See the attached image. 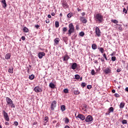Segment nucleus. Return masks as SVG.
Masks as SVG:
<instances>
[{
	"instance_id": "obj_1",
	"label": "nucleus",
	"mask_w": 128,
	"mask_h": 128,
	"mask_svg": "<svg viewBox=\"0 0 128 128\" xmlns=\"http://www.w3.org/2000/svg\"><path fill=\"white\" fill-rule=\"evenodd\" d=\"M94 18L95 20L99 22V24H102V22H104V16H102L100 13L96 14L94 16Z\"/></svg>"
},
{
	"instance_id": "obj_2",
	"label": "nucleus",
	"mask_w": 128,
	"mask_h": 128,
	"mask_svg": "<svg viewBox=\"0 0 128 128\" xmlns=\"http://www.w3.org/2000/svg\"><path fill=\"white\" fill-rule=\"evenodd\" d=\"M6 105L7 106H10L13 108H16V106L14 104V102H12V100L10 99V98L8 97H6Z\"/></svg>"
},
{
	"instance_id": "obj_3",
	"label": "nucleus",
	"mask_w": 128,
	"mask_h": 128,
	"mask_svg": "<svg viewBox=\"0 0 128 128\" xmlns=\"http://www.w3.org/2000/svg\"><path fill=\"white\" fill-rule=\"evenodd\" d=\"M68 28L69 30L67 34H68L69 36H72V34L74 32V24L72 23L68 25Z\"/></svg>"
},
{
	"instance_id": "obj_4",
	"label": "nucleus",
	"mask_w": 128,
	"mask_h": 128,
	"mask_svg": "<svg viewBox=\"0 0 128 128\" xmlns=\"http://www.w3.org/2000/svg\"><path fill=\"white\" fill-rule=\"evenodd\" d=\"M2 114L5 120H6V122H10V117H8V113L6 112L5 110H2Z\"/></svg>"
},
{
	"instance_id": "obj_5",
	"label": "nucleus",
	"mask_w": 128,
	"mask_h": 128,
	"mask_svg": "<svg viewBox=\"0 0 128 128\" xmlns=\"http://www.w3.org/2000/svg\"><path fill=\"white\" fill-rule=\"evenodd\" d=\"M56 104H57V102L56 100H54L52 102L51 106H50L51 110H54V108H56Z\"/></svg>"
},
{
	"instance_id": "obj_6",
	"label": "nucleus",
	"mask_w": 128,
	"mask_h": 128,
	"mask_svg": "<svg viewBox=\"0 0 128 128\" xmlns=\"http://www.w3.org/2000/svg\"><path fill=\"white\" fill-rule=\"evenodd\" d=\"M76 118H80L82 120H86V116L82 114H78Z\"/></svg>"
},
{
	"instance_id": "obj_7",
	"label": "nucleus",
	"mask_w": 128,
	"mask_h": 128,
	"mask_svg": "<svg viewBox=\"0 0 128 128\" xmlns=\"http://www.w3.org/2000/svg\"><path fill=\"white\" fill-rule=\"evenodd\" d=\"M92 116L90 115L88 116L85 119V122H90L92 121Z\"/></svg>"
},
{
	"instance_id": "obj_8",
	"label": "nucleus",
	"mask_w": 128,
	"mask_h": 128,
	"mask_svg": "<svg viewBox=\"0 0 128 128\" xmlns=\"http://www.w3.org/2000/svg\"><path fill=\"white\" fill-rule=\"evenodd\" d=\"M34 90L36 92H42V89L38 86L34 88Z\"/></svg>"
},
{
	"instance_id": "obj_9",
	"label": "nucleus",
	"mask_w": 128,
	"mask_h": 128,
	"mask_svg": "<svg viewBox=\"0 0 128 128\" xmlns=\"http://www.w3.org/2000/svg\"><path fill=\"white\" fill-rule=\"evenodd\" d=\"M104 72L106 74H111L112 73V68H106L104 70Z\"/></svg>"
},
{
	"instance_id": "obj_10",
	"label": "nucleus",
	"mask_w": 128,
	"mask_h": 128,
	"mask_svg": "<svg viewBox=\"0 0 128 128\" xmlns=\"http://www.w3.org/2000/svg\"><path fill=\"white\" fill-rule=\"evenodd\" d=\"M95 32L98 36H100V30L98 27H96Z\"/></svg>"
},
{
	"instance_id": "obj_11",
	"label": "nucleus",
	"mask_w": 128,
	"mask_h": 128,
	"mask_svg": "<svg viewBox=\"0 0 128 128\" xmlns=\"http://www.w3.org/2000/svg\"><path fill=\"white\" fill-rule=\"evenodd\" d=\"M63 60L64 62H68L70 60V56L67 54H65L63 58Z\"/></svg>"
},
{
	"instance_id": "obj_12",
	"label": "nucleus",
	"mask_w": 128,
	"mask_h": 128,
	"mask_svg": "<svg viewBox=\"0 0 128 128\" xmlns=\"http://www.w3.org/2000/svg\"><path fill=\"white\" fill-rule=\"evenodd\" d=\"M46 56V53L44 52H40L38 53V58H42V56Z\"/></svg>"
},
{
	"instance_id": "obj_13",
	"label": "nucleus",
	"mask_w": 128,
	"mask_h": 128,
	"mask_svg": "<svg viewBox=\"0 0 128 128\" xmlns=\"http://www.w3.org/2000/svg\"><path fill=\"white\" fill-rule=\"evenodd\" d=\"M80 19L81 22H82L83 24H86V22H88V20H86V18L84 17H80Z\"/></svg>"
},
{
	"instance_id": "obj_14",
	"label": "nucleus",
	"mask_w": 128,
	"mask_h": 128,
	"mask_svg": "<svg viewBox=\"0 0 128 128\" xmlns=\"http://www.w3.org/2000/svg\"><path fill=\"white\" fill-rule=\"evenodd\" d=\"M44 126H46V124H48V117L46 116L44 118Z\"/></svg>"
},
{
	"instance_id": "obj_15",
	"label": "nucleus",
	"mask_w": 128,
	"mask_h": 128,
	"mask_svg": "<svg viewBox=\"0 0 128 128\" xmlns=\"http://www.w3.org/2000/svg\"><path fill=\"white\" fill-rule=\"evenodd\" d=\"M62 6L64 8H68V3L64 1L62 2Z\"/></svg>"
},
{
	"instance_id": "obj_16",
	"label": "nucleus",
	"mask_w": 128,
	"mask_h": 128,
	"mask_svg": "<svg viewBox=\"0 0 128 128\" xmlns=\"http://www.w3.org/2000/svg\"><path fill=\"white\" fill-rule=\"evenodd\" d=\"M11 56L12 55L8 53L7 54H6L5 56L6 60H10V58Z\"/></svg>"
},
{
	"instance_id": "obj_17",
	"label": "nucleus",
	"mask_w": 128,
	"mask_h": 128,
	"mask_svg": "<svg viewBox=\"0 0 128 128\" xmlns=\"http://www.w3.org/2000/svg\"><path fill=\"white\" fill-rule=\"evenodd\" d=\"M2 6L5 8H6V0H2Z\"/></svg>"
},
{
	"instance_id": "obj_18",
	"label": "nucleus",
	"mask_w": 128,
	"mask_h": 128,
	"mask_svg": "<svg viewBox=\"0 0 128 128\" xmlns=\"http://www.w3.org/2000/svg\"><path fill=\"white\" fill-rule=\"evenodd\" d=\"M76 63L74 62L72 64V70H76Z\"/></svg>"
},
{
	"instance_id": "obj_19",
	"label": "nucleus",
	"mask_w": 128,
	"mask_h": 128,
	"mask_svg": "<svg viewBox=\"0 0 128 128\" xmlns=\"http://www.w3.org/2000/svg\"><path fill=\"white\" fill-rule=\"evenodd\" d=\"M60 38H56L54 39V42L56 45L58 44V42H60Z\"/></svg>"
},
{
	"instance_id": "obj_20",
	"label": "nucleus",
	"mask_w": 128,
	"mask_h": 128,
	"mask_svg": "<svg viewBox=\"0 0 128 128\" xmlns=\"http://www.w3.org/2000/svg\"><path fill=\"white\" fill-rule=\"evenodd\" d=\"M8 72H10V74H13L14 73V68L10 67L8 70Z\"/></svg>"
},
{
	"instance_id": "obj_21",
	"label": "nucleus",
	"mask_w": 128,
	"mask_h": 128,
	"mask_svg": "<svg viewBox=\"0 0 128 128\" xmlns=\"http://www.w3.org/2000/svg\"><path fill=\"white\" fill-rule=\"evenodd\" d=\"M49 86L50 88H54L56 86H54V84L52 83V82H50L49 84Z\"/></svg>"
},
{
	"instance_id": "obj_22",
	"label": "nucleus",
	"mask_w": 128,
	"mask_h": 128,
	"mask_svg": "<svg viewBox=\"0 0 128 128\" xmlns=\"http://www.w3.org/2000/svg\"><path fill=\"white\" fill-rule=\"evenodd\" d=\"M108 114H110V112H114V107H110L108 109Z\"/></svg>"
},
{
	"instance_id": "obj_23",
	"label": "nucleus",
	"mask_w": 128,
	"mask_h": 128,
	"mask_svg": "<svg viewBox=\"0 0 128 128\" xmlns=\"http://www.w3.org/2000/svg\"><path fill=\"white\" fill-rule=\"evenodd\" d=\"M60 108L62 112H64L66 110V106L64 105H61Z\"/></svg>"
},
{
	"instance_id": "obj_24",
	"label": "nucleus",
	"mask_w": 128,
	"mask_h": 128,
	"mask_svg": "<svg viewBox=\"0 0 128 128\" xmlns=\"http://www.w3.org/2000/svg\"><path fill=\"white\" fill-rule=\"evenodd\" d=\"M98 50H99V51L102 54H104V50L103 48H98Z\"/></svg>"
},
{
	"instance_id": "obj_25",
	"label": "nucleus",
	"mask_w": 128,
	"mask_h": 128,
	"mask_svg": "<svg viewBox=\"0 0 128 128\" xmlns=\"http://www.w3.org/2000/svg\"><path fill=\"white\" fill-rule=\"evenodd\" d=\"M124 105L125 104L124 102H121L120 106V108H124Z\"/></svg>"
},
{
	"instance_id": "obj_26",
	"label": "nucleus",
	"mask_w": 128,
	"mask_h": 128,
	"mask_svg": "<svg viewBox=\"0 0 128 128\" xmlns=\"http://www.w3.org/2000/svg\"><path fill=\"white\" fill-rule=\"evenodd\" d=\"M55 26L56 28H58V26H60V22H58V20L56 21Z\"/></svg>"
},
{
	"instance_id": "obj_27",
	"label": "nucleus",
	"mask_w": 128,
	"mask_h": 128,
	"mask_svg": "<svg viewBox=\"0 0 128 128\" xmlns=\"http://www.w3.org/2000/svg\"><path fill=\"white\" fill-rule=\"evenodd\" d=\"M74 94H80V92L79 90H78V88H76L74 90Z\"/></svg>"
},
{
	"instance_id": "obj_28",
	"label": "nucleus",
	"mask_w": 128,
	"mask_h": 128,
	"mask_svg": "<svg viewBox=\"0 0 128 128\" xmlns=\"http://www.w3.org/2000/svg\"><path fill=\"white\" fill-rule=\"evenodd\" d=\"M97 48H98V46H96V44H92V50H96Z\"/></svg>"
},
{
	"instance_id": "obj_29",
	"label": "nucleus",
	"mask_w": 128,
	"mask_h": 128,
	"mask_svg": "<svg viewBox=\"0 0 128 128\" xmlns=\"http://www.w3.org/2000/svg\"><path fill=\"white\" fill-rule=\"evenodd\" d=\"M23 30L24 32H28V29L26 27H24Z\"/></svg>"
},
{
	"instance_id": "obj_30",
	"label": "nucleus",
	"mask_w": 128,
	"mask_h": 128,
	"mask_svg": "<svg viewBox=\"0 0 128 128\" xmlns=\"http://www.w3.org/2000/svg\"><path fill=\"white\" fill-rule=\"evenodd\" d=\"M34 78V75L32 74L31 76H29V80H32Z\"/></svg>"
},
{
	"instance_id": "obj_31",
	"label": "nucleus",
	"mask_w": 128,
	"mask_h": 128,
	"mask_svg": "<svg viewBox=\"0 0 128 128\" xmlns=\"http://www.w3.org/2000/svg\"><path fill=\"white\" fill-rule=\"evenodd\" d=\"M112 22H113V24H118V21L116 20H111Z\"/></svg>"
},
{
	"instance_id": "obj_32",
	"label": "nucleus",
	"mask_w": 128,
	"mask_h": 128,
	"mask_svg": "<svg viewBox=\"0 0 128 128\" xmlns=\"http://www.w3.org/2000/svg\"><path fill=\"white\" fill-rule=\"evenodd\" d=\"M67 31H68V28L66 27H64L62 28V32H64V34Z\"/></svg>"
},
{
	"instance_id": "obj_33",
	"label": "nucleus",
	"mask_w": 128,
	"mask_h": 128,
	"mask_svg": "<svg viewBox=\"0 0 128 128\" xmlns=\"http://www.w3.org/2000/svg\"><path fill=\"white\" fill-rule=\"evenodd\" d=\"M75 78L76 80H80V76L78 74H76L75 75Z\"/></svg>"
},
{
	"instance_id": "obj_34",
	"label": "nucleus",
	"mask_w": 128,
	"mask_h": 128,
	"mask_svg": "<svg viewBox=\"0 0 128 128\" xmlns=\"http://www.w3.org/2000/svg\"><path fill=\"white\" fill-rule=\"evenodd\" d=\"M122 124H128V121L126 120H122Z\"/></svg>"
},
{
	"instance_id": "obj_35",
	"label": "nucleus",
	"mask_w": 128,
	"mask_h": 128,
	"mask_svg": "<svg viewBox=\"0 0 128 128\" xmlns=\"http://www.w3.org/2000/svg\"><path fill=\"white\" fill-rule=\"evenodd\" d=\"M113 62H116V58L114 56H112L111 58Z\"/></svg>"
},
{
	"instance_id": "obj_36",
	"label": "nucleus",
	"mask_w": 128,
	"mask_h": 128,
	"mask_svg": "<svg viewBox=\"0 0 128 128\" xmlns=\"http://www.w3.org/2000/svg\"><path fill=\"white\" fill-rule=\"evenodd\" d=\"M81 86H82V88H84V86H86V82H82L81 84Z\"/></svg>"
},
{
	"instance_id": "obj_37",
	"label": "nucleus",
	"mask_w": 128,
	"mask_h": 128,
	"mask_svg": "<svg viewBox=\"0 0 128 128\" xmlns=\"http://www.w3.org/2000/svg\"><path fill=\"white\" fill-rule=\"evenodd\" d=\"M65 122L66 124H68V122H70V120L68 119V118H66Z\"/></svg>"
},
{
	"instance_id": "obj_38",
	"label": "nucleus",
	"mask_w": 128,
	"mask_h": 128,
	"mask_svg": "<svg viewBox=\"0 0 128 128\" xmlns=\"http://www.w3.org/2000/svg\"><path fill=\"white\" fill-rule=\"evenodd\" d=\"M64 92L65 94H68V88H66L64 90Z\"/></svg>"
},
{
	"instance_id": "obj_39",
	"label": "nucleus",
	"mask_w": 128,
	"mask_h": 128,
	"mask_svg": "<svg viewBox=\"0 0 128 128\" xmlns=\"http://www.w3.org/2000/svg\"><path fill=\"white\" fill-rule=\"evenodd\" d=\"M80 36H84V32H81L80 33Z\"/></svg>"
},
{
	"instance_id": "obj_40",
	"label": "nucleus",
	"mask_w": 128,
	"mask_h": 128,
	"mask_svg": "<svg viewBox=\"0 0 128 128\" xmlns=\"http://www.w3.org/2000/svg\"><path fill=\"white\" fill-rule=\"evenodd\" d=\"M103 56L104 58L106 60H108V58L106 57V53L103 54Z\"/></svg>"
},
{
	"instance_id": "obj_41",
	"label": "nucleus",
	"mask_w": 128,
	"mask_h": 128,
	"mask_svg": "<svg viewBox=\"0 0 128 128\" xmlns=\"http://www.w3.org/2000/svg\"><path fill=\"white\" fill-rule=\"evenodd\" d=\"M123 12H124V14H128V10H126V8H124Z\"/></svg>"
},
{
	"instance_id": "obj_42",
	"label": "nucleus",
	"mask_w": 128,
	"mask_h": 128,
	"mask_svg": "<svg viewBox=\"0 0 128 128\" xmlns=\"http://www.w3.org/2000/svg\"><path fill=\"white\" fill-rule=\"evenodd\" d=\"M68 18H72V13H69L67 15Z\"/></svg>"
},
{
	"instance_id": "obj_43",
	"label": "nucleus",
	"mask_w": 128,
	"mask_h": 128,
	"mask_svg": "<svg viewBox=\"0 0 128 128\" xmlns=\"http://www.w3.org/2000/svg\"><path fill=\"white\" fill-rule=\"evenodd\" d=\"M114 97H115V98H120V95L116 93V94H114Z\"/></svg>"
},
{
	"instance_id": "obj_44",
	"label": "nucleus",
	"mask_w": 128,
	"mask_h": 128,
	"mask_svg": "<svg viewBox=\"0 0 128 128\" xmlns=\"http://www.w3.org/2000/svg\"><path fill=\"white\" fill-rule=\"evenodd\" d=\"M92 85H88L87 86V88L88 90H90V88H92Z\"/></svg>"
},
{
	"instance_id": "obj_45",
	"label": "nucleus",
	"mask_w": 128,
	"mask_h": 128,
	"mask_svg": "<svg viewBox=\"0 0 128 128\" xmlns=\"http://www.w3.org/2000/svg\"><path fill=\"white\" fill-rule=\"evenodd\" d=\"M116 52H114L112 54H110V56H116Z\"/></svg>"
},
{
	"instance_id": "obj_46",
	"label": "nucleus",
	"mask_w": 128,
	"mask_h": 128,
	"mask_svg": "<svg viewBox=\"0 0 128 128\" xmlns=\"http://www.w3.org/2000/svg\"><path fill=\"white\" fill-rule=\"evenodd\" d=\"M14 124L16 126H18V122H14Z\"/></svg>"
},
{
	"instance_id": "obj_47",
	"label": "nucleus",
	"mask_w": 128,
	"mask_h": 128,
	"mask_svg": "<svg viewBox=\"0 0 128 128\" xmlns=\"http://www.w3.org/2000/svg\"><path fill=\"white\" fill-rule=\"evenodd\" d=\"M91 74H92V76H94V70H92Z\"/></svg>"
},
{
	"instance_id": "obj_48",
	"label": "nucleus",
	"mask_w": 128,
	"mask_h": 128,
	"mask_svg": "<svg viewBox=\"0 0 128 128\" xmlns=\"http://www.w3.org/2000/svg\"><path fill=\"white\" fill-rule=\"evenodd\" d=\"M117 72H122V68H118L116 70Z\"/></svg>"
},
{
	"instance_id": "obj_49",
	"label": "nucleus",
	"mask_w": 128,
	"mask_h": 128,
	"mask_svg": "<svg viewBox=\"0 0 128 128\" xmlns=\"http://www.w3.org/2000/svg\"><path fill=\"white\" fill-rule=\"evenodd\" d=\"M22 40H26V37L24 36H22L21 38Z\"/></svg>"
},
{
	"instance_id": "obj_50",
	"label": "nucleus",
	"mask_w": 128,
	"mask_h": 128,
	"mask_svg": "<svg viewBox=\"0 0 128 128\" xmlns=\"http://www.w3.org/2000/svg\"><path fill=\"white\" fill-rule=\"evenodd\" d=\"M98 60H100L101 62H104V58H98Z\"/></svg>"
},
{
	"instance_id": "obj_51",
	"label": "nucleus",
	"mask_w": 128,
	"mask_h": 128,
	"mask_svg": "<svg viewBox=\"0 0 128 128\" xmlns=\"http://www.w3.org/2000/svg\"><path fill=\"white\" fill-rule=\"evenodd\" d=\"M46 24H50V20L47 19V20H46Z\"/></svg>"
},
{
	"instance_id": "obj_52",
	"label": "nucleus",
	"mask_w": 128,
	"mask_h": 128,
	"mask_svg": "<svg viewBox=\"0 0 128 128\" xmlns=\"http://www.w3.org/2000/svg\"><path fill=\"white\" fill-rule=\"evenodd\" d=\"M83 107L84 108H88V106L86 105V104H84Z\"/></svg>"
},
{
	"instance_id": "obj_53",
	"label": "nucleus",
	"mask_w": 128,
	"mask_h": 128,
	"mask_svg": "<svg viewBox=\"0 0 128 128\" xmlns=\"http://www.w3.org/2000/svg\"><path fill=\"white\" fill-rule=\"evenodd\" d=\"M35 27L38 29V28H40V25H35Z\"/></svg>"
},
{
	"instance_id": "obj_54",
	"label": "nucleus",
	"mask_w": 128,
	"mask_h": 128,
	"mask_svg": "<svg viewBox=\"0 0 128 128\" xmlns=\"http://www.w3.org/2000/svg\"><path fill=\"white\" fill-rule=\"evenodd\" d=\"M38 124V122H33V124H32L33 126H35V124Z\"/></svg>"
},
{
	"instance_id": "obj_55",
	"label": "nucleus",
	"mask_w": 128,
	"mask_h": 128,
	"mask_svg": "<svg viewBox=\"0 0 128 128\" xmlns=\"http://www.w3.org/2000/svg\"><path fill=\"white\" fill-rule=\"evenodd\" d=\"M112 92L113 94H116V90H112Z\"/></svg>"
},
{
	"instance_id": "obj_56",
	"label": "nucleus",
	"mask_w": 128,
	"mask_h": 128,
	"mask_svg": "<svg viewBox=\"0 0 128 128\" xmlns=\"http://www.w3.org/2000/svg\"><path fill=\"white\" fill-rule=\"evenodd\" d=\"M51 15L52 16H56V14H54V12H52L51 14Z\"/></svg>"
},
{
	"instance_id": "obj_57",
	"label": "nucleus",
	"mask_w": 128,
	"mask_h": 128,
	"mask_svg": "<svg viewBox=\"0 0 128 128\" xmlns=\"http://www.w3.org/2000/svg\"><path fill=\"white\" fill-rule=\"evenodd\" d=\"M82 14V16H86V12H83Z\"/></svg>"
},
{
	"instance_id": "obj_58",
	"label": "nucleus",
	"mask_w": 128,
	"mask_h": 128,
	"mask_svg": "<svg viewBox=\"0 0 128 128\" xmlns=\"http://www.w3.org/2000/svg\"><path fill=\"white\" fill-rule=\"evenodd\" d=\"M5 124H6V126H8V124H10V123H8V122H5Z\"/></svg>"
},
{
	"instance_id": "obj_59",
	"label": "nucleus",
	"mask_w": 128,
	"mask_h": 128,
	"mask_svg": "<svg viewBox=\"0 0 128 128\" xmlns=\"http://www.w3.org/2000/svg\"><path fill=\"white\" fill-rule=\"evenodd\" d=\"M48 16L49 18H52V16L50 14H48Z\"/></svg>"
},
{
	"instance_id": "obj_60",
	"label": "nucleus",
	"mask_w": 128,
	"mask_h": 128,
	"mask_svg": "<svg viewBox=\"0 0 128 128\" xmlns=\"http://www.w3.org/2000/svg\"><path fill=\"white\" fill-rule=\"evenodd\" d=\"M78 12H82V9H80V8H78Z\"/></svg>"
},
{
	"instance_id": "obj_61",
	"label": "nucleus",
	"mask_w": 128,
	"mask_h": 128,
	"mask_svg": "<svg viewBox=\"0 0 128 128\" xmlns=\"http://www.w3.org/2000/svg\"><path fill=\"white\" fill-rule=\"evenodd\" d=\"M76 30H78V25L76 26Z\"/></svg>"
},
{
	"instance_id": "obj_62",
	"label": "nucleus",
	"mask_w": 128,
	"mask_h": 128,
	"mask_svg": "<svg viewBox=\"0 0 128 128\" xmlns=\"http://www.w3.org/2000/svg\"><path fill=\"white\" fill-rule=\"evenodd\" d=\"M64 128H70V126H66L64 127Z\"/></svg>"
},
{
	"instance_id": "obj_63",
	"label": "nucleus",
	"mask_w": 128,
	"mask_h": 128,
	"mask_svg": "<svg viewBox=\"0 0 128 128\" xmlns=\"http://www.w3.org/2000/svg\"><path fill=\"white\" fill-rule=\"evenodd\" d=\"M126 92H128V87H126Z\"/></svg>"
},
{
	"instance_id": "obj_64",
	"label": "nucleus",
	"mask_w": 128,
	"mask_h": 128,
	"mask_svg": "<svg viewBox=\"0 0 128 128\" xmlns=\"http://www.w3.org/2000/svg\"><path fill=\"white\" fill-rule=\"evenodd\" d=\"M60 16H62V14L60 13Z\"/></svg>"
}]
</instances>
